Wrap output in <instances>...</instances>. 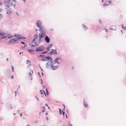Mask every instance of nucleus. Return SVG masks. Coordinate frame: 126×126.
Returning <instances> with one entry per match:
<instances>
[{
  "label": "nucleus",
  "mask_w": 126,
  "mask_h": 126,
  "mask_svg": "<svg viewBox=\"0 0 126 126\" xmlns=\"http://www.w3.org/2000/svg\"><path fill=\"white\" fill-rule=\"evenodd\" d=\"M45 58L47 60H50V61L52 59L51 57L48 56L45 57Z\"/></svg>",
  "instance_id": "7"
},
{
  "label": "nucleus",
  "mask_w": 126,
  "mask_h": 126,
  "mask_svg": "<svg viewBox=\"0 0 126 126\" xmlns=\"http://www.w3.org/2000/svg\"><path fill=\"white\" fill-rule=\"evenodd\" d=\"M99 22L100 23H101V21L100 20H99Z\"/></svg>",
  "instance_id": "62"
},
{
  "label": "nucleus",
  "mask_w": 126,
  "mask_h": 126,
  "mask_svg": "<svg viewBox=\"0 0 126 126\" xmlns=\"http://www.w3.org/2000/svg\"><path fill=\"white\" fill-rule=\"evenodd\" d=\"M39 28V31L41 32L40 33L44 34V33L45 34V33H46V31L45 28H44L42 26L41 27Z\"/></svg>",
  "instance_id": "4"
},
{
  "label": "nucleus",
  "mask_w": 126,
  "mask_h": 126,
  "mask_svg": "<svg viewBox=\"0 0 126 126\" xmlns=\"http://www.w3.org/2000/svg\"><path fill=\"white\" fill-rule=\"evenodd\" d=\"M46 92L47 93V95H49V92L48 91V90L47 89V88H46Z\"/></svg>",
  "instance_id": "29"
},
{
  "label": "nucleus",
  "mask_w": 126,
  "mask_h": 126,
  "mask_svg": "<svg viewBox=\"0 0 126 126\" xmlns=\"http://www.w3.org/2000/svg\"><path fill=\"white\" fill-rule=\"evenodd\" d=\"M54 62H55V63H54V64H55L56 63H57V64H59L60 63L58 62V60H57V59H55V61H54Z\"/></svg>",
  "instance_id": "22"
},
{
  "label": "nucleus",
  "mask_w": 126,
  "mask_h": 126,
  "mask_svg": "<svg viewBox=\"0 0 126 126\" xmlns=\"http://www.w3.org/2000/svg\"><path fill=\"white\" fill-rule=\"evenodd\" d=\"M52 68V70H55L57 69L58 67V66H54L53 64H51V66H50Z\"/></svg>",
  "instance_id": "5"
},
{
  "label": "nucleus",
  "mask_w": 126,
  "mask_h": 126,
  "mask_svg": "<svg viewBox=\"0 0 126 126\" xmlns=\"http://www.w3.org/2000/svg\"><path fill=\"white\" fill-rule=\"evenodd\" d=\"M103 30H105V32H108V30L106 28H104V29H103Z\"/></svg>",
  "instance_id": "40"
},
{
  "label": "nucleus",
  "mask_w": 126,
  "mask_h": 126,
  "mask_svg": "<svg viewBox=\"0 0 126 126\" xmlns=\"http://www.w3.org/2000/svg\"><path fill=\"white\" fill-rule=\"evenodd\" d=\"M2 35L3 36L2 37V39L5 38L7 37V36L6 35Z\"/></svg>",
  "instance_id": "20"
},
{
  "label": "nucleus",
  "mask_w": 126,
  "mask_h": 126,
  "mask_svg": "<svg viewBox=\"0 0 126 126\" xmlns=\"http://www.w3.org/2000/svg\"><path fill=\"white\" fill-rule=\"evenodd\" d=\"M14 39H10L9 41V42H8V43H11L12 42H13V40H14Z\"/></svg>",
  "instance_id": "24"
},
{
  "label": "nucleus",
  "mask_w": 126,
  "mask_h": 126,
  "mask_svg": "<svg viewBox=\"0 0 126 126\" xmlns=\"http://www.w3.org/2000/svg\"><path fill=\"white\" fill-rule=\"evenodd\" d=\"M6 61H8V58H7L6 59Z\"/></svg>",
  "instance_id": "60"
},
{
  "label": "nucleus",
  "mask_w": 126,
  "mask_h": 126,
  "mask_svg": "<svg viewBox=\"0 0 126 126\" xmlns=\"http://www.w3.org/2000/svg\"><path fill=\"white\" fill-rule=\"evenodd\" d=\"M36 40V39L34 38V39H33V40H32V43H34Z\"/></svg>",
  "instance_id": "36"
},
{
  "label": "nucleus",
  "mask_w": 126,
  "mask_h": 126,
  "mask_svg": "<svg viewBox=\"0 0 126 126\" xmlns=\"http://www.w3.org/2000/svg\"><path fill=\"white\" fill-rule=\"evenodd\" d=\"M48 52V51H45L44 52L41 53L42 54H45L47 53Z\"/></svg>",
  "instance_id": "26"
},
{
  "label": "nucleus",
  "mask_w": 126,
  "mask_h": 126,
  "mask_svg": "<svg viewBox=\"0 0 126 126\" xmlns=\"http://www.w3.org/2000/svg\"><path fill=\"white\" fill-rule=\"evenodd\" d=\"M83 105L85 107H87L88 106V104L85 102V100L84 99V103H83Z\"/></svg>",
  "instance_id": "11"
},
{
  "label": "nucleus",
  "mask_w": 126,
  "mask_h": 126,
  "mask_svg": "<svg viewBox=\"0 0 126 126\" xmlns=\"http://www.w3.org/2000/svg\"><path fill=\"white\" fill-rule=\"evenodd\" d=\"M35 97H36V98L38 100H38H39V99H38V98H37V96H35Z\"/></svg>",
  "instance_id": "54"
},
{
  "label": "nucleus",
  "mask_w": 126,
  "mask_h": 126,
  "mask_svg": "<svg viewBox=\"0 0 126 126\" xmlns=\"http://www.w3.org/2000/svg\"><path fill=\"white\" fill-rule=\"evenodd\" d=\"M16 15L18 16H19V14L18 13H17V12H16Z\"/></svg>",
  "instance_id": "53"
},
{
  "label": "nucleus",
  "mask_w": 126,
  "mask_h": 126,
  "mask_svg": "<svg viewBox=\"0 0 126 126\" xmlns=\"http://www.w3.org/2000/svg\"><path fill=\"white\" fill-rule=\"evenodd\" d=\"M38 35L37 34H35L34 35V38L35 39H37L38 38Z\"/></svg>",
  "instance_id": "19"
},
{
  "label": "nucleus",
  "mask_w": 126,
  "mask_h": 126,
  "mask_svg": "<svg viewBox=\"0 0 126 126\" xmlns=\"http://www.w3.org/2000/svg\"><path fill=\"white\" fill-rule=\"evenodd\" d=\"M38 73L39 75V76L40 77H41V76L40 75V74L39 72H38Z\"/></svg>",
  "instance_id": "46"
},
{
  "label": "nucleus",
  "mask_w": 126,
  "mask_h": 126,
  "mask_svg": "<svg viewBox=\"0 0 126 126\" xmlns=\"http://www.w3.org/2000/svg\"><path fill=\"white\" fill-rule=\"evenodd\" d=\"M61 59V58H56L55 59H57V60H59L60 59Z\"/></svg>",
  "instance_id": "49"
},
{
  "label": "nucleus",
  "mask_w": 126,
  "mask_h": 126,
  "mask_svg": "<svg viewBox=\"0 0 126 126\" xmlns=\"http://www.w3.org/2000/svg\"><path fill=\"white\" fill-rule=\"evenodd\" d=\"M51 50H53L54 51V54L56 55L57 54V51L56 49H51Z\"/></svg>",
  "instance_id": "17"
},
{
  "label": "nucleus",
  "mask_w": 126,
  "mask_h": 126,
  "mask_svg": "<svg viewBox=\"0 0 126 126\" xmlns=\"http://www.w3.org/2000/svg\"><path fill=\"white\" fill-rule=\"evenodd\" d=\"M45 109H43V110H42V112H44L45 111Z\"/></svg>",
  "instance_id": "57"
},
{
  "label": "nucleus",
  "mask_w": 126,
  "mask_h": 126,
  "mask_svg": "<svg viewBox=\"0 0 126 126\" xmlns=\"http://www.w3.org/2000/svg\"><path fill=\"white\" fill-rule=\"evenodd\" d=\"M126 27H124V30H126Z\"/></svg>",
  "instance_id": "64"
},
{
  "label": "nucleus",
  "mask_w": 126,
  "mask_h": 126,
  "mask_svg": "<svg viewBox=\"0 0 126 126\" xmlns=\"http://www.w3.org/2000/svg\"><path fill=\"white\" fill-rule=\"evenodd\" d=\"M82 27L84 30H86L87 29V27L85 26L84 24L82 25Z\"/></svg>",
  "instance_id": "16"
},
{
  "label": "nucleus",
  "mask_w": 126,
  "mask_h": 126,
  "mask_svg": "<svg viewBox=\"0 0 126 126\" xmlns=\"http://www.w3.org/2000/svg\"><path fill=\"white\" fill-rule=\"evenodd\" d=\"M27 51H28L30 53H31L33 51H34V50H32L31 49H29Z\"/></svg>",
  "instance_id": "21"
},
{
  "label": "nucleus",
  "mask_w": 126,
  "mask_h": 126,
  "mask_svg": "<svg viewBox=\"0 0 126 126\" xmlns=\"http://www.w3.org/2000/svg\"><path fill=\"white\" fill-rule=\"evenodd\" d=\"M27 45L26 44L23 47V48H24L26 46H27Z\"/></svg>",
  "instance_id": "55"
},
{
  "label": "nucleus",
  "mask_w": 126,
  "mask_h": 126,
  "mask_svg": "<svg viewBox=\"0 0 126 126\" xmlns=\"http://www.w3.org/2000/svg\"><path fill=\"white\" fill-rule=\"evenodd\" d=\"M6 7L5 8V9L7 10H11V8L10 7H9V6H6Z\"/></svg>",
  "instance_id": "15"
},
{
  "label": "nucleus",
  "mask_w": 126,
  "mask_h": 126,
  "mask_svg": "<svg viewBox=\"0 0 126 126\" xmlns=\"http://www.w3.org/2000/svg\"><path fill=\"white\" fill-rule=\"evenodd\" d=\"M41 38H39V42H38V43L37 44V45H38V44H39L41 42Z\"/></svg>",
  "instance_id": "27"
},
{
  "label": "nucleus",
  "mask_w": 126,
  "mask_h": 126,
  "mask_svg": "<svg viewBox=\"0 0 126 126\" xmlns=\"http://www.w3.org/2000/svg\"><path fill=\"white\" fill-rule=\"evenodd\" d=\"M29 75L31 77L32 76V74L31 73H29Z\"/></svg>",
  "instance_id": "43"
},
{
  "label": "nucleus",
  "mask_w": 126,
  "mask_h": 126,
  "mask_svg": "<svg viewBox=\"0 0 126 126\" xmlns=\"http://www.w3.org/2000/svg\"><path fill=\"white\" fill-rule=\"evenodd\" d=\"M109 29L110 30H116V28L115 30H114V29L113 28H110Z\"/></svg>",
  "instance_id": "52"
},
{
  "label": "nucleus",
  "mask_w": 126,
  "mask_h": 126,
  "mask_svg": "<svg viewBox=\"0 0 126 126\" xmlns=\"http://www.w3.org/2000/svg\"><path fill=\"white\" fill-rule=\"evenodd\" d=\"M41 61H48L45 58H42Z\"/></svg>",
  "instance_id": "23"
},
{
  "label": "nucleus",
  "mask_w": 126,
  "mask_h": 126,
  "mask_svg": "<svg viewBox=\"0 0 126 126\" xmlns=\"http://www.w3.org/2000/svg\"><path fill=\"white\" fill-rule=\"evenodd\" d=\"M109 4V3H111V2H112V1L111 0H109V1H108Z\"/></svg>",
  "instance_id": "47"
},
{
  "label": "nucleus",
  "mask_w": 126,
  "mask_h": 126,
  "mask_svg": "<svg viewBox=\"0 0 126 126\" xmlns=\"http://www.w3.org/2000/svg\"><path fill=\"white\" fill-rule=\"evenodd\" d=\"M5 34V33L3 32L2 33L1 32H0V34L1 36H2L3 35H4Z\"/></svg>",
  "instance_id": "37"
},
{
  "label": "nucleus",
  "mask_w": 126,
  "mask_h": 126,
  "mask_svg": "<svg viewBox=\"0 0 126 126\" xmlns=\"http://www.w3.org/2000/svg\"><path fill=\"white\" fill-rule=\"evenodd\" d=\"M30 63V61L28 60H27L26 61V63L27 64H29V63Z\"/></svg>",
  "instance_id": "34"
},
{
  "label": "nucleus",
  "mask_w": 126,
  "mask_h": 126,
  "mask_svg": "<svg viewBox=\"0 0 126 126\" xmlns=\"http://www.w3.org/2000/svg\"><path fill=\"white\" fill-rule=\"evenodd\" d=\"M45 106L47 107H48V104H45Z\"/></svg>",
  "instance_id": "61"
},
{
  "label": "nucleus",
  "mask_w": 126,
  "mask_h": 126,
  "mask_svg": "<svg viewBox=\"0 0 126 126\" xmlns=\"http://www.w3.org/2000/svg\"><path fill=\"white\" fill-rule=\"evenodd\" d=\"M13 36L12 35H11L10 36H9L7 39H10L11 38H12L13 37Z\"/></svg>",
  "instance_id": "30"
},
{
  "label": "nucleus",
  "mask_w": 126,
  "mask_h": 126,
  "mask_svg": "<svg viewBox=\"0 0 126 126\" xmlns=\"http://www.w3.org/2000/svg\"><path fill=\"white\" fill-rule=\"evenodd\" d=\"M62 112H63V115L64 116V114H65V112L63 111V110L62 111Z\"/></svg>",
  "instance_id": "48"
},
{
  "label": "nucleus",
  "mask_w": 126,
  "mask_h": 126,
  "mask_svg": "<svg viewBox=\"0 0 126 126\" xmlns=\"http://www.w3.org/2000/svg\"><path fill=\"white\" fill-rule=\"evenodd\" d=\"M42 91H42V90H40V93H41V92H42ZM43 91V92L44 93V94H45V95L46 96H47V95H46V93H45V91Z\"/></svg>",
  "instance_id": "31"
},
{
  "label": "nucleus",
  "mask_w": 126,
  "mask_h": 126,
  "mask_svg": "<svg viewBox=\"0 0 126 126\" xmlns=\"http://www.w3.org/2000/svg\"><path fill=\"white\" fill-rule=\"evenodd\" d=\"M59 112H60V114H62V112L61 110L60 109H59Z\"/></svg>",
  "instance_id": "32"
},
{
  "label": "nucleus",
  "mask_w": 126,
  "mask_h": 126,
  "mask_svg": "<svg viewBox=\"0 0 126 126\" xmlns=\"http://www.w3.org/2000/svg\"><path fill=\"white\" fill-rule=\"evenodd\" d=\"M44 36L45 38V37H46L47 36V35H46V33H45V34L44 33Z\"/></svg>",
  "instance_id": "41"
},
{
  "label": "nucleus",
  "mask_w": 126,
  "mask_h": 126,
  "mask_svg": "<svg viewBox=\"0 0 126 126\" xmlns=\"http://www.w3.org/2000/svg\"><path fill=\"white\" fill-rule=\"evenodd\" d=\"M121 26H122V28H124V27L123 26V24H122L121 25Z\"/></svg>",
  "instance_id": "58"
},
{
  "label": "nucleus",
  "mask_w": 126,
  "mask_h": 126,
  "mask_svg": "<svg viewBox=\"0 0 126 126\" xmlns=\"http://www.w3.org/2000/svg\"><path fill=\"white\" fill-rule=\"evenodd\" d=\"M49 53L51 55H52L54 54V52L53 50H51L50 52H49Z\"/></svg>",
  "instance_id": "25"
},
{
  "label": "nucleus",
  "mask_w": 126,
  "mask_h": 126,
  "mask_svg": "<svg viewBox=\"0 0 126 126\" xmlns=\"http://www.w3.org/2000/svg\"><path fill=\"white\" fill-rule=\"evenodd\" d=\"M45 55H42L41 54H40L39 56H38V57H44Z\"/></svg>",
  "instance_id": "35"
},
{
  "label": "nucleus",
  "mask_w": 126,
  "mask_h": 126,
  "mask_svg": "<svg viewBox=\"0 0 126 126\" xmlns=\"http://www.w3.org/2000/svg\"><path fill=\"white\" fill-rule=\"evenodd\" d=\"M10 107L11 108V110H12V109L13 108V107H11V105H10Z\"/></svg>",
  "instance_id": "51"
},
{
  "label": "nucleus",
  "mask_w": 126,
  "mask_h": 126,
  "mask_svg": "<svg viewBox=\"0 0 126 126\" xmlns=\"http://www.w3.org/2000/svg\"><path fill=\"white\" fill-rule=\"evenodd\" d=\"M50 31H53V29H50Z\"/></svg>",
  "instance_id": "63"
},
{
  "label": "nucleus",
  "mask_w": 126,
  "mask_h": 126,
  "mask_svg": "<svg viewBox=\"0 0 126 126\" xmlns=\"http://www.w3.org/2000/svg\"><path fill=\"white\" fill-rule=\"evenodd\" d=\"M50 63L49 62H48L46 64V68H49L50 67Z\"/></svg>",
  "instance_id": "10"
},
{
  "label": "nucleus",
  "mask_w": 126,
  "mask_h": 126,
  "mask_svg": "<svg viewBox=\"0 0 126 126\" xmlns=\"http://www.w3.org/2000/svg\"><path fill=\"white\" fill-rule=\"evenodd\" d=\"M14 78V76L13 75H12V76L11 77V79H13Z\"/></svg>",
  "instance_id": "59"
},
{
  "label": "nucleus",
  "mask_w": 126,
  "mask_h": 126,
  "mask_svg": "<svg viewBox=\"0 0 126 126\" xmlns=\"http://www.w3.org/2000/svg\"><path fill=\"white\" fill-rule=\"evenodd\" d=\"M3 16L2 14H0V20L2 18Z\"/></svg>",
  "instance_id": "33"
},
{
  "label": "nucleus",
  "mask_w": 126,
  "mask_h": 126,
  "mask_svg": "<svg viewBox=\"0 0 126 126\" xmlns=\"http://www.w3.org/2000/svg\"><path fill=\"white\" fill-rule=\"evenodd\" d=\"M13 39H14V40L13 41V42L12 43V44H14V42H16L17 40H18V39H15V38H13Z\"/></svg>",
  "instance_id": "18"
},
{
  "label": "nucleus",
  "mask_w": 126,
  "mask_h": 126,
  "mask_svg": "<svg viewBox=\"0 0 126 126\" xmlns=\"http://www.w3.org/2000/svg\"><path fill=\"white\" fill-rule=\"evenodd\" d=\"M20 43L22 44H23L24 45H26V44L24 43V42H20Z\"/></svg>",
  "instance_id": "42"
},
{
  "label": "nucleus",
  "mask_w": 126,
  "mask_h": 126,
  "mask_svg": "<svg viewBox=\"0 0 126 126\" xmlns=\"http://www.w3.org/2000/svg\"><path fill=\"white\" fill-rule=\"evenodd\" d=\"M45 47L43 46H41L36 48L35 51H43L45 50Z\"/></svg>",
  "instance_id": "2"
},
{
  "label": "nucleus",
  "mask_w": 126,
  "mask_h": 126,
  "mask_svg": "<svg viewBox=\"0 0 126 126\" xmlns=\"http://www.w3.org/2000/svg\"><path fill=\"white\" fill-rule=\"evenodd\" d=\"M16 39H18L19 41L20 40V39H26V38L25 37H23V36H21V37L17 38Z\"/></svg>",
  "instance_id": "12"
},
{
  "label": "nucleus",
  "mask_w": 126,
  "mask_h": 126,
  "mask_svg": "<svg viewBox=\"0 0 126 126\" xmlns=\"http://www.w3.org/2000/svg\"><path fill=\"white\" fill-rule=\"evenodd\" d=\"M11 66L12 67V71L13 72H14V67H13V66Z\"/></svg>",
  "instance_id": "39"
},
{
  "label": "nucleus",
  "mask_w": 126,
  "mask_h": 126,
  "mask_svg": "<svg viewBox=\"0 0 126 126\" xmlns=\"http://www.w3.org/2000/svg\"><path fill=\"white\" fill-rule=\"evenodd\" d=\"M38 46V45H32L31 47H35V46Z\"/></svg>",
  "instance_id": "45"
},
{
  "label": "nucleus",
  "mask_w": 126,
  "mask_h": 126,
  "mask_svg": "<svg viewBox=\"0 0 126 126\" xmlns=\"http://www.w3.org/2000/svg\"><path fill=\"white\" fill-rule=\"evenodd\" d=\"M53 46V45L52 44H51L50 45V46H49L48 47H49L50 48L51 47Z\"/></svg>",
  "instance_id": "44"
},
{
  "label": "nucleus",
  "mask_w": 126,
  "mask_h": 126,
  "mask_svg": "<svg viewBox=\"0 0 126 126\" xmlns=\"http://www.w3.org/2000/svg\"><path fill=\"white\" fill-rule=\"evenodd\" d=\"M4 2L5 6L10 7L11 6H13L12 2L10 0H4Z\"/></svg>",
  "instance_id": "1"
},
{
  "label": "nucleus",
  "mask_w": 126,
  "mask_h": 126,
  "mask_svg": "<svg viewBox=\"0 0 126 126\" xmlns=\"http://www.w3.org/2000/svg\"><path fill=\"white\" fill-rule=\"evenodd\" d=\"M53 59H52L50 61V62H51V64H50V65L51 66V65L52 64H53V62L52 61Z\"/></svg>",
  "instance_id": "28"
},
{
  "label": "nucleus",
  "mask_w": 126,
  "mask_h": 126,
  "mask_svg": "<svg viewBox=\"0 0 126 126\" xmlns=\"http://www.w3.org/2000/svg\"><path fill=\"white\" fill-rule=\"evenodd\" d=\"M46 119L47 121H48L49 120V119L48 117H47L46 118Z\"/></svg>",
  "instance_id": "56"
},
{
  "label": "nucleus",
  "mask_w": 126,
  "mask_h": 126,
  "mask_svg": "<svg viewBox=\"0 0 126 126\" xmlns=\"http://www.w3.org/2000/svg\"><path fill=\"white\" fill-rule=\"evenodd\" d=\"M45 40L47 43H49L50 42V39L48 36H47L46 37H45Z\"/></svg>",
  "instance_id": "6"
},
{
  "label": "nucleus",
  "mask_w": 126,
  "mask_h": 126,
  "mask_svg": "<svg viewBox=\"0 0 126 126\" xmlns=\"http://www.w3.org/2000/svg\"><path fill=\"white\" fill-rule=\"evenodd\" d=\"M2 4H3V3L2 2H0V6L2 5Z\"/></svg>",
  "instance_id": "50"
},
{
  "label": "nucleus",
  "mask_w": 126,
  "mask_h": 126,
  "mask_svg": "<svg viewBox=\"0 0 126 126\" xmlns=\"http://www.w3.org/2000/svg\"><path fill=\"white\" fill-rule=\"evenodd\" d=\"M50 47H48L47 48V50L49 51L50 50Z\"/></svg>",
  "instance_id": "38"
},
{
  "label": "nucleus",
  "mask_w": 126,
  "mask_h": 126,
  "mask_svg": "<svg viewBox=\"0 0 126 126\" xmlns=\"http://www.w3.org/2000/svg\"><path fill=\"white\" fill-rule=\"evenodd\" d=\"M6 14L8 15L12 14V12L10 10H7L6 12Z\"/></svg>",
  "instance_id": "8"
},
{
  "label": "nucleus",
  "mask_w": 126,
  "mask_h": 126,
  "mask_svg": "<svg viewBox=\"0 0 126 126\" xmlns=\"http://www.w3.org/2000/svg\"><path fill=\"white\" fill-rule=\"evenodd\" d=\"M39 38L42 39L43 37L44 34L40 33H39Z\"/></svg>",
  "instance_id": "9"
},
{
  "label": "nucleus",
  "mask_w": 126,
  "mask_h": 126,
  "mask_svg": "<svg viewBox=\"0 0 126 126\" xmlns=\"http://www.w3.org/2000/svg\"><path fill=\"white\" fill-rule=\"evenodd\" d=\"M21 36V35L20 34H15L14 35V36L16 37H20Z\"/></svg>",
  "instance_id": "14"
},
{
  "label": "nucleus",
  "mask_w": 126,
  "mask_h": 126,
  "mask_svg": "<svg viewBox=\"0 0 126 126\" xmlns=\"http://www.w3.org/2000/svg\"><path fill=\"white\" fill-rule=\"evenodd\" d=\"M36 24L38 27L39 28L41 27L42 24V21L40 20H38L37 21Z\"/></svg>",
  "instance_id": "3"
},
{
  "label": "nucleus",
  "mask_w": 126,
  "mask_h": 126,
  "mask_svg": "<svg viewBox=\"0 0 126 126\" xmlns=\"http://www.w3.org/2000/svg\"><path fill=\"white\" fill-rule=\"evenodd\" d=\"M109 4V3L108 1L106 2L103 5V7L107 6Z\"/></svg>",
  "instance_id": "13"
}]
</instances>
